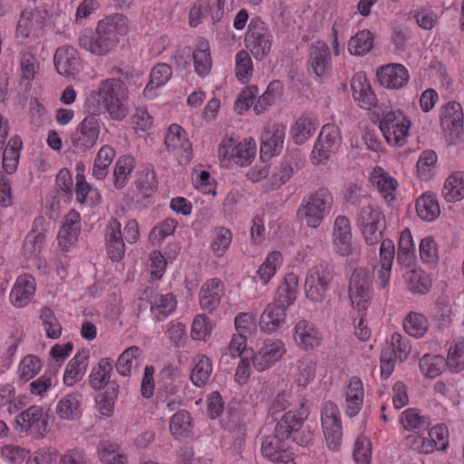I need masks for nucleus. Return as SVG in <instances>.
<instances>
[{"instance_id": "nucleus-32", "label": "nucleus", "mask_w": 464, "mask_h": 464, "mask_svg": "<svg viewBox=\"0 0 464 464\" xmlns=\"http://www.w3.org/2000/svg\"><path fill=\"white\" fill-rule=\"evenodd\" d=\"M372 34L369 30H362L350 38L348 50L352 55L362 56L372 50Z\"/></svg>"}, {"instance_id": "nucleus-5", "label": "nucleus", "mask_w": 464, "mask_h": 464, "mask_svg": "<svg viewBox=\"0 0 464 464\" xmlns=\"http://www.w3.org/2000/svg\"><path fill=\"white\" fill-rule=\"evenodd\" d=\"M357 224L366 245L377 246L383 240L386 218L378 208L371 205L362 207L359 213Z\"/></svg>"}, {"instance_id": "nucleus-14", "label": "nucleus", "mask_w": 464, "mask_h": 464, "mask_svg": "<svg viewBox=\"0 0 464 464\" xmlns=\"http://www.w3.org/2000/svg\"><path fill=\"white\" fill-rule=\"evenodd\" d=\"M224 5L225 0H197L189 11V25L198 26L208 15L214 23L219 21L224 14Z\"/></svg>"}, {"instance_id": "nucleus-47", "label": "nucleus", "mask_w": 464, "mask_h": 464, "mask_svg": "<svg viewBox=\"0 0 464 464\" xmlns=\"http://www.w3.org/2000/svg\"><path fill=\"white\" fill-rule=\"evenodd\" d=\"M280 259L281 254L277 251H274L267 256L266 261L260 266L257 274L264 285H266L275 275Z\"/></svg>"}, {"instance_id": "nucleus-63", "label": "nucleus", "mask_w": 464, "mask_h": 464, "mask_svg": "<svg viewBox=\"0 0 464 464\" xmlns=\"http://www.w3.org/2000/svg\"><path fill=\"white\" fill-rule=\"evenodd\" d=\"M420 258L427 263H433L438 257L437 246L431 237L423 238L420 244Z\"/></svg>"}, {"instance_id": "nucleus-9", "label": "nucleus", "mask_w": 464, "mask_h": 464, "mask_svg": "<svg viewBox=\"0 0 464 464\" xmlns=\"http://www.w3.org/2000/svg\"><path fill=\"white\" fill-rule=\"evenodd\" d=\"M322 427L325 441L332 450H337L342 442V424L337 406L326 401L321 411Z\"/></svg>"}, {"instance_id": "nucleus-19", "label": "nucleus", "mask_w": 464, "mask_h": 464, "mask_svg": "<svg viewBox=\"0 0 464 464\" xmlns=\"http://www.w3.org/2000/svg\"><path fill=\"white\" fill-rule=\"evenodd\" d=\"M79 44L82 48L98 56L106 55L117 45L112 38L96 32L82 34L79 38Z\"/></svg>"}, {"instance_id": "nucleus-61", "label": "nucleus", "mask_w": 464, "mask_h": 464, "mask_svg": "<svg viewBox=\"0 0 464 464\" xmlns=\"http://www.w3.org/2000/svg\"><path fill=\"white\" fill-rule=\"evenodd\" d=\"M57 72L65 77H74L81 70L79 60H53Z\"/></svg>"}, {"instance_id": "nucleus-4", "label": "nucleus", "mask_w": 464, "mask_h": 464, "mask_svg": "<svg viewBox=\"0 0 464 464\" xmlns=\"http://www.w3.org/2000/svg\"><path fill=\"white\" fill-rule=\"evenodd\" d=\"M334 276L335 269L332 263L323 262L311 267L304 282L306 298L314 303H323Z\"/></svg>"}, {"instance_id": "nucleus-6", "label": "nucleus", "mask_w": 464, "mask_h": 464, "mask_svg": "<svg viewBox=\"0 0 464 464\" xmlns=\"http://www.w3.org/2000/svg\"><path fill=\"white\" fill-rule=\"evenodd\" d=\"M411 121L400 110L383 114L379 121V129L387 142L393 146H403L409 135Z\"/></svg>"}, {"instance_id": "nucleus-15", "label": "nucleus", "mask_w": 464, "mask_h": 464, "mask_svg": "<svg viewBox=\"0 0 464 464\" xmlns=\"http://www.w3.org/2000/svg\"><path fill=\"white\" fill-rule=\"evenodd\" d=\"M17 426L21 431H27L34 428L40 437H44L48 431L47 418L43 415V409L40 406H31L22 411L16 417Z\"/></svg>"}, {"instance_id": "nucleus-8", "label": "nucleus", "mask_w": 464, "mask_h": 464, "mask_svg": "<svg viewBox=\"0 0 464 464\" xmlns=\"http://www.w3.org/2000/svg\"><path fill=\"white\" fill-rule=\"evenodd\" d=\"M255 155L256 144L252 140L236 144V141L229 138L224 140L218 149L221 161L229 162L232 160L241 167L250 165Z\"/></svg>"}, {"instance_id": "nucleus-49", "label": "nucleus", "mask_w": 464, "mask_h": 464, "mask_svg": "<svg viewBox=\"0 0 464 464\" xmlns=\"http://www.w3.org/2000/svg\"><path fill=\"white\" fill-rule=\"evenodd\" d=\"M158 180L154 170L147 167L137 182V188L143 198H148L157 188Z\"/></svg>"}, {"instance_id": "nucleus-64", "label": "nucleus", "mask_w": 464, "mask_h": 464, "mask_svg": "<svg viewBox=\"0 0 464 464\" xmlns=\"http://www.w3.org/2000/svg\"><path fill=\"white\" fill-rule=\"evenodd\" d=\"M401 422L406 430H413L428 425L425 417L420 416L413 409L406 410L402 413Z\"/></svg>"}, {"instance_id": "nucleus-12", "label": "nucleus", "mask_w": 464, "mask_h": 464, "mask_svg": "<svg viewBox=\"0 0 464 464\" xmlns=\"http://www.w3.org/2000/svg\"><path fill=\"white\" fill-rule=\"evenodd\" d=\"M441 127L450 143H455L463 131V112L457 102H450L443 106L440 114Z\"/></svg>"}, {"instance_id": "nucleus-40", "label": "nucleus", "mask_w": 464, "mask_h": 464, "mask_svg": "<svg viewBox=\"0 0 464 464\" xmlns=\"http://www.w3.org/2000/svg\"><path fill=\"white\" fill-rule=\"evenodd\" d=\"M80 401L77 394H69L63 398L56 407V412L61 419L73 420L79 416Z\"/></svg>"}, {"instance_id": "nucleus-41", "label": "nucleus", "mask_w": 464, "mask_h": 464, "mask_svg": "<svg viewBox=\"0 0 464 464\" xmlns=\"http://www.w3.org/2000/svg\"><path fill=\"white\" fill-rule=\"evenodd\" d=\"M314 122L310 118L298 119L292 128V135L295 143H304L315 131Z\"/></svg>"}, {"instance_id": "nucleus-43", "label": "nucleus", "mask_w": 464, "mask_h": 464, "mask_svg": "<svg viewBox=\"0 0 464 464\" xmlns=\"http://www.w3.org/2000/svg\"><path fill=\"white\" fill-rule=\"evenodd\" d=\"M212 365L208 358L202 356L192 369L190 379L198 387L203 386L209 378Z\"/></svg>"}, {"instance_id": "nucleus-52", "label": "nucleus", "mask_w": 464, "mask_h": 464, "mask_svg": "<svg viewBox=\"0 0 464 464\" xmlns=\"http://www.w3.org/2000/svg\"><path fill=\"white\" fill-rule=\"evenodd\" d=\"M177 306L175 297L171 294L159 295L154 297V312L159 315L167 316L170 314Z\"/></svg>"}, {"instance_id": "nucleus-7", "label": "nucleus", "mask_w": 464, "mask_h": 464, "mask_svg": "<svg viewBox=\"0 0 464 464\" xmlns=\"http://www.w3.org/2000/svg\"><path fill=\"white\" fill-rule=\"evenodd\" d=\"M273 36L266 23L258 16L250 20L245 34V45L255 57L266 56L272 47Z\"/></svg>"}, {"instance_id": "nucleus-56", "label": "nucleus", "mask_w": 464, "mask_h": 464, "mask_svg": "<svg viewBox=\"0 0 464 464\" xmlns=\"http://www.w3.org/2000/svg\"><path fill=\"white\" fill-rule=\"evenodd\" d=\"M439 362H442V358L431 357L426 354L420 361V369L426 377L432 379L441 372Z\"/></svg>"}, {"instance_id": "nucleus-28", "label": "nucleus", "mask_w": 464, "mask_h": 464, "mask_svg": "<svg viewBox=\"0 0 464 464\" xmlns=\"http://www.w3.org/2000/svg\"><path fill=\"white\" fill-rule=\"evenodd\" d=\"M362 382L358 377H353L346 390V413L350 417H353L357 414L362 403Z\"/></svg>"}, {"instance_id": "nucleus-44", "label": "nucleus", "mask_w": 464, "mask_h": 464, "mask_svg": "<svg viewBox=\"0 0 464 464\" xmlns=\"http://www.w3.org/2000/svg\"><path fill=\"white\" fill-rule=\"evenodd\" d=\"M42 367L41 361L34 355L25 356L20 362L18 373L20 380L27 382L34 377Z\"/></svg>"}, {"instance_id": "nucleus-11", "label": "nucleus", "mask_w": 464, "mask_h": 464, "mask_svg": "<svg viewBox=\"0 0 464 464\" xmlns=\"http://www.w3.org/2000/svg\"><path fill=\"white\" fill-rule=\"evenodd\" d=\"M371 280L368 272L363 268L353 270L349 283V298L353 308L365 311L369 305V287Z\"/></svg>"}, {"instance_id": "nucleus-39", "label": "nucleus", "mask_w": 464, "mask_h": 464, "mask_svg": "<svg viewBox=\"0 0 464 464\" xmlns=\"http://www.w3.org/2000/svg\"><path fill=\"white\" fill-rule=\"evenodd\" d=\"M403 327L410 335L421 337L428 329V321L423 314L411 312L404 319Z\"/></svg>"}, {"instance_id": "nucleus-27", "label": "nucleus", "mask_w": 464, "mask_h": 464, "mask_svg": "<svg viewBox=\"0 0 464 464\" xmlns=\"http://www.w3.org/2000/svg\"><path fill=\"white\" fill-rule=\"evenodd\" d=\"M34 280L31 276H24L18 277L16 284L12 289L10 297L17 307L24 306L28 299L34 294Z\"/></svg>"}, {"instance_id": "nucleus-29", "label": "nucleus", "mask_w": 464, "mask_h": 464, "mask_svg": "<svg viewBox=\"0 0 464 464\" xmlns=\"http://www.w3.org/2000/svg\"><path fill=\"white\" fill-rule=\"evenodd\" d=\"M442 195L449 202H455L464 198V173L455 172L446 179Z\"/></svg>"}, {"instance_id": "nucleus-50", "label": "nucleus", "mask_w": 464, "mask_h": 464, "mask_svg": "<svg viewBox=\"0 0 464 464\" xmlns=\"http://www.w3.org/2000/svg\"><path fill=\"white\" fill-rule=\"evenodd\" d=\"M191 418L188 411H179L176 412L169 422V430L175 437L181 436L184 432L188 431L190 426Z\"/></svg>"}, {"instance_id": "nucleus-17", "label": "nucleus", "mask_w": 464, "mask_h": 464, "mask_svg": "<svg viewBox=\"0 0 464 464\" xmlns=\"http://www.w3.org/2000/svg\"><path fill=\"white\" fill-rule=\"evenodd\" d=\"M351 88L353 97L361 108L370 110L377 105L376 95L365 74L356 73L352 79Z\"/></svg>"}, {"instance_id": "nucleus-34", "label": "nucleus", "mask_w": 464, "mask_h": 464, "mask_svg": "<svg viewBox=\"0 0 464 464\" xmlns=\"http://www.w3.org/2000/svg\"><path fill=\"white\" fill-rule=\"evenodd\" d=\"M112 360L111 358H102L99 361L90 374V385L94 390H100L104 383L110 380L112 372Z\"/></svg>"}, {"instance_id": "nucleus-35", "label": "nucleus", "mask_w": 464, "mask_h": 464, "mask_svg": "<svg viewBox=\"0 0 464 464\" xmlns=\"http://www.w3.org/2000/svg\"><path fill=\"white\" fill-rule=\"evenodd\" d=\"M99 454L105 464H125L126 456L120 452L119 445L109 440L99 444Z\"/></svg>"}, {"instance_id": "nucleus-20", "label": "nucleus", "mask_w": 464, "mask_h": 464, "mask_svg": "<svg viewBox=\"0 0 464 464\" xmlns=\"http://www.w3.org/2000/svg\"><path fill=\"white\" fill-rule=\"evenodd\" d=\"M129 32L128 19L120 14L106 16L100 20L96 26V33L106 34L115 40L118 44L120 36H124Z\"/></svg>"}, {"instance_id": "nucleus-38", "label": "nucleus", "mask_w": 464, "mask_h": 464, "mask_svg": "<svg viewBox=\"0 0 464 464\" xmlns=\"http://www.w3.org/2000/svg\"><path fill=\"white\" fill-rule=\"evenodd\" d=\"M140 348L138 346H130L124 350L120 355L116 363L118 372L122 376H130L131 369L138 365V353Z\"/></svg>"}, {"instance_id": "nucleus-42", "label": "nucleus", "mask_w": 464, "mask_h": 464, "mask_svg": "<svg viewBox=\"0 0 464 464\" xmlns=\"http://www.w3.org/2000/svg\"><path fill=\"white\" fill-rule=\"evenodd\" d=\"M232 235L229 229L220 227L214 230V237L211 243V249L216 256H224L231 244Z\"/></svg>"}, {"instance_id": "nucleus-60", "label": "nucleus", "mask_w": 464, "mask_h": 464, "mask_svg": "<svg viewBox=\"0 0 464 464\" xmlns=\"http://www.w3.org/2000/svg\"><path fill=\"white\" fill-rule=\"evenodd\" d=\"M430 441L433 442V449L444 450L448 447L449 431L445 425L440 424L433 427L430 432Z\"/></svg>"}, {"instance_id": "nucleus-51", "label": "nucleus", "mask_w": 464, "mask_h": 464, "mask_svg": "<svg viewBox=\"0 0 464 464\" xmlns=\"http://www.w3.org/2000/svg\"><path fill=\"white\" fill-rule=\"evenodd\" d=\"M353 459L357 464H369L371 459V442L365 437H358L354 442Z\"/></svg>"}, {"instance_id": "nucleus-59", "label": "nucleus", "mask_w": 464, "mask_h": 464, "mask_svg": "<svg viewBox=\"0 0 464 464\" xmlns=\"http://www.w3.org/2000/svg\"><path fill=\"white\" fill-rule=\"evenodd\" d=\"M171 67L164 63H158L150 72V81L156 87L164 85L171 77Z\"/></svg>"}, {"instance_id": "nucleus-18", "label": "nucleus", "mask_w": 464, "mask_h": 464, "mask_svg": "<svg viewBox=\"0 0 464 464\" xmlns=\"http://www.w3.org/2000/svg\"><path fill=\"white\" fill-rule=\"evenodd\" d=\"M285 348L282 342L267 339L264 342L263 346L254 356L253 363L255 368L259 371H265L273 363L277 362L285 353Z\"/></svg>"}, {"instance_id": "nucleus-58", "label": "nucleus", "mask_w": 464, "mask_h": 464, "mask_svg": "<svg viewBox=\"0 0 464 464\" xmlns=\"http://www.w3.org/2000/svg\"><path fill=\"white\" fill-rule=\"evenodd\" d=\"M372 179V183L376 186L378 190L383 195L384 198L392 196V192L396 189V180L386 173L373 176Z\"/></svg>"}, {"instance_id": "nucleus-37", "label": "nucleus", "mask_w": 464, "mask_h": 464, "mask_svg": "<svg viewBox=\"0 0 464 464\" xmlns=\"http://www.w3.org/2000/svg\"><path fill=\"white\" fill-rule=\"evenodd\" d=\"M165 144L169 149H182L185 151L191 150V144L185 138V130L178 124L169 126L165 137Z\"/></svg>"}, {"instance_id": "nucleus-36", "label": "nucleus", "mask_w": 464, "mask_h": 464, "mask_svg": "<svg viewBox=\"0 0 464 464\" xmlns=\"http://www.w3.org/2000/svg\"><path fill=\"white\" fill-rule=\"evenodd\" d=\"M135 160L134 158L129 155L120 157L114 167V185L117 188H121L126 184L128 176L131 173L134 169Z\"/></svg>"}, {"instance_id": "nucleus-22", "label": "nucleus", "mask_w": 464, "mask_h": 464, "mask_svg": "<svg viewBox=\"0 0 464 464\" xmlns=\"http://www.w3.org/2000/svg\"><path fill=\"white\" fill-rule=\"evenodd\" d=\"M89 356V350L82 348L70 360L63 374V382L65 385L72 386L82 378L87 369V360Z\"/></svg>"}, {"instance_id": "nucleus-57", "label": "nucleus", "mask_w": 464, "mask_h": 464, "mask_svg": "<svg viewBox=\"0 0 464 464\" xmlns=\"http://www.w3.org/2000/svg\"><path fill=\"white\" fill-rule=\"evenodd\" d=\"M257 93V87L256 85H250L246 87L238 95L235 102V110L238 113H242L250 108L253 104V99Z\"/></svg>"}, {"instance_id": "nucleus-13", "label": "nucleus", "mask_w": 464, "mask_h": 464, "mask_svg": "<svg viewBox=\"0 0 464 464\" xmlns=\"http://www.w3.org/2000/svg\"><path fill=\"white\" fill-rule=\"evenodd\" d=\"M100 123L94 114L87 115L77 128L72 143L75 149L84 152L92 148L99 138Z\"/></svg>"}, {"instance_id": "nucleus-45", "label": "nucleus", "mask_w": 464, "mask_h": 464, "mask_svg": "<svg viewBox=\"0 0 464 464\" xmlns=\"http://www.w3.org/2000/svg\"><path fill=\"white\" fill-rule=\"evenodd\" d=\"M40 317L44 325L47 336L52 339L59 338L62 334V326L53 310L48 307H44L41 311Z\"/></svg>"}, {"instance_id": "nucleus-62", "label": "nucleus", "mask_w": 464, "mask_h": 464, "mask_svg": "<svg viewBox=\"0 0 464 464\" xmlns=\"http://www.w3.org/2000/svg\"><path fill=\"white\" fill-rule=\"evenodd\" d=\"M210 326L208 325V317L198 314L195 317L191 326V336L195 340H203L208 334Z\"/></svg>"}, {"instance_id": "nucleus-48", "label": "nucleus", "mask_w": 464, "mask_h": 464, "mask_svg": "<svg viewBox=\"0 0 464 464\" xmlns=\"http://www.w3.org/2000/svg\"><path fill=\"white\" fill-rule=\"evenodd\" d=\"M44 239L45 236L42 232L32 230L24 242V254L28 257L36 256L42 249Z\"/></svg>"}, {"instance_id": "nucleus-3", "label": "nucleus", "mask_w": 464, "mask_h": 464, "mask_svg": "<svg viewBox=\"0 0 464 464\" xmlns=\"http://www.w3.org/2000/svg\"><path fill=\"white\" fill-rule=\"evenodd\" d=\"M333 205V196L324 188L305 197L297 210V218L308 227H317L330 212Z\"/></svg>"}, {"instance_id": "nucleus-55", "label": "nucleus", "mask_w": 464, "mask_h": 464, "mask_svg": "<svg viewBox=\"0 0 464 464\" xmlns=\"http://www.w3.org/2000/svg\"><path fill=\"white\" fill-rule=\"evenodd\" d=\"M405 444L411 450L423 454L433 452V442L430 439L417 434H411L405 438Z\"/></svg>"}, {"instance_id": "nucleus-31", "label": "nucleus", "mask_w": 464, "mask_h": 464, "mask_svg": "<svg viewBox=\"0 0 464 464\" xmlns=\"http://www.w3.org/2000/svg\"><path fill=\"white\" fill-rule=\"evenodd\" d=\"M415 258V248L410 229H404L400 237L397 261L405 266H411Z\"/></svg>"}, {"instance_id": "nucleus-21", "label": "nucleus", "mask_w": 464, "mask_h": 464, "mask_svg": "<svg viewBox=\"0 0 464 464\" xmlns=\"http://www.w3.org/2000/svg\"><path fill=\"white\" fill-rule=\"evenodd\" d=\"M80 214L72 209L63 218L58 233V241L63 250H67L76 240L81 230Z\"/></svg>"}, {"instance_id": "nucleus-53", "label": "nucleus", "mask_w": 464, "mask_h": 464, "mask_svg": "<svg viewBox=\"0 0 464 464\" xmlns=\"http://www.w3.org/2000/svg\"><path fill=\"white\" fill-rule=\"evenodd\" d=\"M391 346L395 357L401 362L408 358L411 352L410 341L407 337L395 333L392 336Z\"/></svg>"}, {"instance_id": "nucleus-46", "label": "nucleus", "mask_w": 464, "mask_h": 464, "mask_svg": "<svg viewBox=\"0 0 464 464\" xmlns=\"http://www.w3.org/2000/svg\"><path fill=\"white\" fill-rule=\"evenodd\" d=\"M437 155L432 150L422 152L417 162V172L420 179L427 180L431 177V171L435 168Z\"/></svg>"}, {"instance_id": "nucleus-54", "label": "nucleus", "mask_w": 464, "mask_h": 464, "mask_svg": "<svg viewBox=\"0 0 464 464\" xmlns=\"http://www.w3.org/2000/svg\"><path fill=\"white\" fill-rule=\"evenodd\" d=\"M446 363L451 371L459 372L464 368V341L450 347Z\"/></svg>"}, {"instance_id": "nucleus-30", "label": "nucleus", "mask_w": 464, "mask_h": 464, "mask_svg": "<svg viewBox=\"0 0 464 464\" xmlns=\"http://www.w3.org/2000/svg\"><path fill=\"white\" fill-rule=\"evenodd\" d=\"M114 157L115 150L109 145H104L99 150L92 167V175L97 179H103L107 176L109 167Z\"/></svg>"}, {"instance_id": "nucleus-23", "label": "nucleus", "mask_w": 464, "mask_h": 464, "mask_svg": "<svg viewBox=\"0 0 464 464\" xmlns=\"http://www.w3.org/2000/svg\"><path fill=\"white\" fill-rule=\"evenodd\" d=\"M298 277L294 273L285 276L284 282L277 287L275 300L272 304L287 309L296 298Z\"/></svg>"}, {"instance_id": "nucleus-33", "label": "nucleus", "mask_w": 464, "mask_h": 464, "mask_svg": "<svg viewBox=\"0 0 464 464\" xmlns=\"http://www.w3.org/2000/svg\"><path fill=\"white\" fill-rule=\"evenodd\" d=\"M416 211L422 220L431 221L439 216L440 206L433 195L426 193L417 199Z\"/></svg>"}, {"instance_id": "nucleus-2", "label": "nucleus", "mask_w": 464, "mask_h": 464, "mask_svg": "<svg viewBox=\"0 0 464 464\" xmlns=\"http://www.w3.org/2000/svg\"><path fill=\"white\" fill-rule=\"evenodd\" d=\"M306 416L300 413L298 416L294 411H288L278 420L275 428V435L268 436L262 442V455L269 460H278L287 451L281 450V441L291 437L293 431L303 428Z\"/></svg>"}, {"instance_id": "nucleus-16", "label": "nucleus", "mask_w": 464, "mask_h": 464, "mask_svg": "<svg viewBox=\"0 0 464 464\" xmlns=\"http://www.w3.org/2000/svg\"><path fill=\"white\" fill-rule=\"evenodd\" d=\"M376 75L380 84L389 89L402 88L409 81L407 69L400 63L382 65Z\"/></svg>"}, {"instance_id": "nucleus-24", "label": "nucleus", "mask_w": 464, "mask_h": 464, "mask_svg": "<svg viewBox=\"0 0 464 464\" xmlns=\"http://www.w3.org/2000/svg\"><path fill=\"white\" fill-rule=\"evenodd\" d=\"M295 340L303 349L309 350L319 345L321 336L313 324L303 320L295 324Z\"/></svg>"}, {"instance_id": "nucleus-26", "label": "nucleus", "mask_w": 464, "mask_h": 464, "mask_svg": "<svg viewBox=\"0 0 464 464\" xmlns=\"http://www.w3.org/2000/svg\"><path fill=\"white\" fill-rule=\"evenodd\" d=\"M286 309L269 304L260 316L259 325L264 332L274 333L283 325L285 321Z\"/></svg>"}, {"instance_id": "nucleus-25", "label": "nucleus", "mask_w": 464, "mask_h": 464, "mask_svg": "<svg viewBox=\"0 0 464 464\" xmlns=\"http://www.w3.org/2000/svg\"><path fill=\"white\" fill-rule=\"evenodd\" d=\"M222 282L218 278H212L203 285L200 290V306L209 312L214 311L220 303Z\"/></svg>"}, {"instance_id": "nucleus-10", "label": "nucleus", "mask_w": 464, "mask_h": 464, "mask_svg": "<svg viewBox=\"0 0 464 464\" xmlns=\"http://www.w3.org/2000/svg\"><path fill=\"white\" fill-rule=\"evenodd\" d=\"M341 145L340 130L334 124H325L314 146L313 159L316 163H322L329 159L331 154L337 151Z\"/></svg>"}, {"instance_id": "nucleus-1", "label": "nucleus", "mask_w": 464, "mask_h": 464, "mask_svg": "<svg viewBox=\"0 0 464 464\" xmlns=\"http://www.w3.org/2000/svg\"><path fill=\"white\" fill-rule=\"evenodd\" d=\"M114 121H122L129 109L125 104L128 89L123 82L115 78L102 80L92 94Z\"/></svg>"}]
</instances>
